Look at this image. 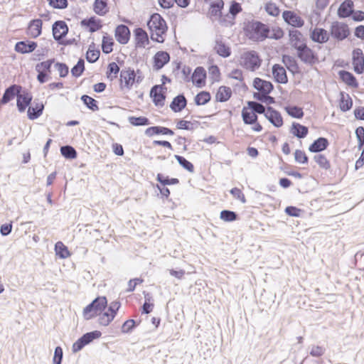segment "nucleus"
Returning <instances> with one entry per match:
<instances>
[{"label": "nucleus", "mask_w": 364, "mask_h": 364, "mask_svg": "<svg viewBox=\"0 0 364 364\" xmlns=\"http://www.w3.org/2000/svg\"><path fill=\"white\" fill-rule=\"evenodd\" d=\"M247 105L248 109H251L255 114H264L266 117L267 109L263 105L255 101H249Z\"/></svg>", "instance_id": "49"}, {"label": "nucleus", "mask_w": 364, "mask_h": 364, "mask_svg": "<svg viewBox=\"0 0 364 364\" xmlns=\"http://www.w3.org/2000/svg\"><path fill=\"white\" fill-rule=\"evenodd\" d=\"M55 62V59H49L46 61H43L36 65L35 70L36 71L43 72L44 73H48V75L51 73V66L53 63Z\"/></svg>", "instance_id": "39"}, {"label": "nucleus", "mask_w": 364, "mask_h": 364, "mask_svg": "<svg viewBox=\"0 0 364 364\" xmlns=\"http://www.w3.org/2000/svg\"><path fill=\"white\" fill-rule=\"evenodd\" d=\"M55 68L58 71L60 77H65L68 75L69 68L65 63L58 62L55 64Z\"/></svg>", "instance_id": "62"}, {"label": "nucleus", "mask_w": 364, "mask_h": 364, "mask_svg": "<svg viewBox=\"0 0 364 364\" xmlns=\"http://www.w3.org/2000/svg\"><path fill=\"white\" fill-rule=\"evenodd\" d=\"M55 250L56 255H58L60 258L64 259L70 256V252L68 250V247L64 245L62 242H56L55 245Z\"/></svg>", "instance_id": "53"}, {"label": "nucleus", "mask_w": 364, "mask_h": 364, "mask_svg": "<svg viewBox=\"0 0 364 364\" xmlns=\"http://www.w3.org/2000/svg\"><path fill=\"white\" fill-rule=\"evenodd\" d=\"M156 180L161 184V186L175 185L179 183V180L176 178H169L168 176H165L162 173H158Z\"/></svg>", "instance_id": "52"}, {"label": "nucleus", "mask_w": 364, "mask_h": 364, "mask_svg": "<svg viewBox=\"0 0 364 364\" xmlns=\"http://www.w3.org/2000/svg\"><path fill=\"white\" fill-rule=\"evenodd\" d=\"M21 90V87L17 85H12L6 89L2 98V104H6L17 96Z\"/></svg>", "instance_id": "18"}, {"label": "nucleus", "mask_w": 364, "mask_h": 364, "mask_svg": "<svg viewBox=\"0 0 364 364\" xmlns=\"http://www.w3.org/2000/svg\"><path fill=\"white\" fill-rule=\"evenodd\" d=\"M101 335L102 333L100 331H93L85 333L76 341H93L94 340L99 338L101 336Z\"/></svg>", "instance_id": "55"}, {"label": "nucleus", "mask_w": 364, "mask_h": 364, "mask_svg": "<svg viewBox=\"0 0 364 364\" xmlns=\"http://www.w3.org/2000/svg\"><path fill=\"white\" fill-rule=\"evenodd\" d=\"M282 62L285 65L287 68L289 70V71L291 72L292 74L299 73V65L296 59L294 57L288 55H284L282 56Z\"/></svg>", "instance_id": "32"}, {"label": "nucleus", "mask_w": 364, "mask_h": 364, "mask_svg": "<svg viewBox=\"0 0 364 364\" xmlns=\"http://www.w3.org/2000/svg\"><path fill=\"white\" fill-rule=\"evenodd\" d=\"M355 134L358 139V148L360 149L364 145V128L358 127L355 129Z\"/></svg>", "instance_id": "64"}, {"label": "nucleus", "mask_w": 364, "mask_h": 364, "mask_svg": "<svg viewBox=\"0 0 364 364\" xmlns=\"http://www.w3.org/2000/svg\"><path fill=\"white\" fill-rule=\"evenodd\" d=\"M232 95V90L229 87L220 86L216 94V100L220 102L228 101Z\"/></svg>", "instance_id": "34"}, {"label": "nucleus", "mask_w": 364, "mask_h": 364, "mask_svg": "<svg viewBox=\"0 0 364 364\" xmlns=\"http://www.w3.org/2000/svg\"><path fill=\"white\" fill-rule=\"evenodd\" d=\"M129 122L136 127L146 126L151 124L149 119L146 117H129Z\"/></svg>", "instance_id": "48"}, {"label": "nucleus", "mask_w": 364, "mask_h": 364, "mask_svg": "<svg viewBox=\"0 0 364 364\" xmlns=\"http://www.w3.org/2000/svg\"><path fill=\"white\" fill-rule=\"evenodd\" d=\"M148 28L151 33V39L158 43L164 41V35L167 31V26L165 20L159 14H154L151 16L147 22Z\"/></svg>", "instance_id": "1"}, {"label": "nucleus", "mask_w": 364, "mask_h": 364, "mask_svg": "<svg viewBox=\"0 0 364 364\" xmlns=\"http://www.w3.org/2000/svg\"><path fill=\"white\" fill-rule=\"evenodd\" d=\"M175 159L177 160L178 164L188 171L193 173L194 171V166L191 162L186 159L183 156L179 155H175Z\"/></svg>", "instance_id": "54"}, {"label": "nucleus", "mask_w": 364, "mask_h": 364, "mask_svg": "<svg viewBox=\"0 0 364 364\" xmlns=\"http://www.w3.org/2000/svg\"><path fill=\"white\" fill-rule=\"evenodd\" d=\"M250 109L244 107L242 110V117L245 124H253L257 122V115Z\"/></svg>", "instance_id": "36"}, {"label": "nucleus", "mask_w": 364, "mask_h": 364, "mask_svg": "<svg viewBox=\"0 0 364 364\" xmlns=\"http://www.w3.org/2000/svg\"><path fill=\"white\" fill-rule=\"evenodd\" d=\"M97 301V303H95L94 308L95 311L97 312H101L104 310L107 306V301L105 296H98L95 299L92 301Z\"/></svg>", "instance_id": "59"}, {"label": "nucleus", "mask_w": 364, "mask_h": 364, "mask_svg": "<svg viewBox=\"0 0 364 364\" xmlns=\"http://www.w3.org/2000/svg\"><path fill=\"white\" fill-rule=\"evenodd\" d=\"M187 105V100L183 95H178L173 99L170 105V108L174 112H179L182 111Z\"/></svg>", "instance_id": "23"}, {"label": "nucleus", "mask_w": 364, "mask_h": 364, "mask_svg": "<svg viewBox=\"0 0 364 364\" xmlns=\"http://www.w3.org/2000/svg\"><path fill=\"white\" fill-rule=\"evenodd\" d=\"M285 110L291 117L301 119L304 116L303 109L297 106H288L285 107Z\"/></svg>", "instance_id": "50"}, {"label": "nucleus", "mask_w": 364, "mask_h": 364, "mask_svg": "<svg viewBox=\"0 0 364 364\" xmlns=\"http://www.w3.org/2000/svg\"><path fill=\"white\" fill-rule=\"evenodd\" d=\"M331 34L336 40L343 41L350 34L348 26L342 22H333L331 26Z\"/></svg>", "instance_id": "5"}, {"label": "nucleus", "mask_w": 364, "mask_h": 364, "mask_svg": "<svg viewBox=\"0 0 364 364\" xmlns=\"http://www.w3.org/2000/svg\"><path fill=\"white\" fill-rule=\"evenodd\" d=\"M85 70V61L82 58H80L76 65L71 69V74L75 77H80Z\"/></svg>", "instance_id": "51"}, {"label": "nucleus", "mask_w": 364, "mask_h": 364, "mask_svg": "<svg viewBox=\"0 0 364 364\" xmlns=\"http://www.w3.org/2000/svg\"><path fill=\"white\" fill-rule=\"evenodd\" d=\"M242 7L240 4L233 1L229 9L228 14L224 16V18L221 20V24L225 26H231L235 24V19L236 16L241 12Z\"/></svg>", "instance_id": "7"}, {"label": "nucleus", "mask_w": 364, "mask_h": 364, "mask_svg": "<svg viewBox=\"0 0 364 364\" xmlns=\"http://www.w3.org/2000/svg\"><path fill=\"white\" fill-rule=\"evenodd\" d=\"M302 35L300 31L297 30H290L289 31V38L291 41V46L295 49H297L298 47L301 46V38Z\"/></svg>", "instance_id": "41"}, {"label": "nucleus", "mask_w": 364, "mask_h": 364, "mask_svg": "<svg viewBox=\"0 0 364 364\" xmlns=\"http://www.w3.org/2000/svg\"><path fill=\"white\" fill-rule=\"evenodd\" d=\"M49 6L57 9H64L68 6V0H47Z\"/></svg>", "instance_id": "60"}, {"label": "nucleus", "mask_w": 364, "mask_h": 364, "mask_svg": "<svg viewBox=\"0 0 364 364\" xmlns=\"http://www.w3.org/2000/svg\"><path fill=\"white\" fill-rule=\"evenodd\" d=\"M164 90H166L163 85H156L151 87L150 90V97L153 100V102L156 106L163 107L164 105V101L166 95L164 94Z\"/></svg>", "instance_id": "8"}, {"label": "nucleus", "mask_w": 364, "mask_h": 364, "mask_svg": "<svg viewBox=\"0 0 364 364\" xmlns=\"http://www.w3.org/2000/svg\"><path fill=\"white\" fill-rule=\"evenodd\" d=\"M32 100V96L28 92H24L23 94H19L17 95V107L20 112H23L26 107L30 105Z\"/></svg>", "instance_id": "21"}, {"label": "nucleus", "mask_w": 364, "mask_h": 364, "mask_svg": "<svg viewBox=\"0 0 364 364\" xmlns=\"http://www.w3.org/2000/svg\"><path fill=\"white\" fill-rule=\"evenodd\" d=\"M81 25L87 27L90 33H94L102 28L101 21L95 16L82 20Z\"/></svg>", "instance_id": "27"}, {"label": "nucleus", "mask_w": 364, "mask_h": 364, "mask_svg": "<svg viewBox=\"0 0 364 364\" xmlns=\"http://www.w3.org/2000/svg\"><path fill=\"white\" fill-rule=\"evenodd\" d=\"M329 145L328 140L325 137L316 139L309 147V151L313 153H319L327 149Z\"/></svg>", "instance_id": "19"}, {"label": "nucleus", "mask_w": 364, "mask_h": 364, "mask_svg": "<svg viewBox=\"0 0 364 364\" xmlns=\"http://www.w3.org/2000/svg\"><path fill=\"white\" fill-rule=\"evenodd\" d=\"M353 2L351 0L344 1L338 9V15L340 18H346L350 16L353 12Z\"/></svg>", "instance_id": "20"}, {"label": "nucleus", "mask_w": 364, "mask_h": 364, "mask_svg": "<svg viewBox=\"0 0 364 364\" xmlns=\"http://www.w3.org/2000/svg\"><path fill=\"white\" fill-rule=\"evenodd\" d=\"M290 132L297 138L304 139L307 136L309 133V129L307 127L299 123L293 122Z\"/></svg>", "instance_id": "28"}, {"label": "nucleus", "mask_w": 364, "mask_h": 364, "mask_svg": "<svg viewBox=\"0 0 364 364\" xmlns=\"http://www.w3.org/2000/svg\"><path fill=\"white\" fill-rule=\"evenodd\" d=\"M272 75L274 80L281 84H286L288 82V77L287 72L284 67L279 64H274L272 66Z\"/></svg>", "instance_id": "16"}, {"label": "nucleus", "mask_w": 364, "mask_h": 364, "mask_svg": "<svg viewBox=\"0 0 364 364\" xmlns=\"http://www.w3.org/2000/svg\"><path fill=\"white\" fill-rule=\"evenodd\" d=\"M296 50L298 58L305 64L313 65L318 62L317 55L306 43H301Z\"/></svg>", "instance_id": "4"}, {"label": "nucleus", "mask_w": 364, "mask_h": 364, "mask_svg": "<svg viewBox=\"0 0 364 364\" xmlns=\"http://www.w3.org/2000/svg\"><path fill=\"white\" fill-rule=\"evenodd\" d=\"M340 95V109L343 112H347L350 110L353 106V100L350 95L345 93L344 92H341Z\"/></svg>", "instance_id": "35"}, {"label": "nucleus", "mask_w": 364, "mask_h": 364, "mask_svg": "<svg viewBox=\"0 0 364 364\" xmlns=\"http://www.w3.org/2000/svg\"><path fill=\"white\" fill-rule=\"evenodd\" d=\"M314 160L319 166L320 168L328 170L331 168L330 161L327 159L325 155L318 154L314 156Z\"/></svg>", "instance_id": "45"}, {"label": "nucleus", "mask_w": 364, "mask_h": 364, "mask_svg": "<svg viewBox=\"0 0 364 364\" xmlns=\"http://www.w3.org/2000/svg\"><path fill=\"white\" fill-rule=\"evenodd\" d=\"M81 100L89 109L93 112L97 111L99 109L97 102L94 98L87 95H83L81 97Z\"/></svg>", "instance_id": "42"}, {"label": "nucleus", "mask_w": 364, "mask_h": 364, "mask_svg": "<svg viewBox=\"0 0 364 364\" xmlns=\"http://www.w3.org/2000/svg\"><path fill=\"white\" fill-rule=\"evenodd\" d=\"M154 68L161 69L170 60V55L166 51H159L154 56Z\"/></svg>", "instance_id": "15"}, {"label": "nucleus", "mask_w": 364, "mask_h": 364, "mask_svg": "<svg viewBox=\"0 0 364 364\" xmlns=\"http://www.w3.org/2000/svg\"><path fill=\"white\" fill-rule=\"evenodd\" d=\"M94 47V43L90 45L86 53V60L90 63H95L99 59L100 55V50H95Z\"/></svg>", "instance_id": "43"}, {"label": "nucleus", "mask_w": 364, "mask_h": 364, "mask_svg": "<svg viewBox=\"0 0 364 364\" xmlns=\"http://www.w3.org/2000/svg\"><path fill=\"white\" fill-rule=\"evenodd\" d=\"M119 70V67L115 62L109 63L106 73L107 78L110 80H113L117 78Z\"/></svg>", "instance_id": "46"}, {"label": "nucleus", "mask_w": 364, "mask_h": 364, "mask_svg": "<svg viewBox=\"0 0 364 364\" xmlns=\"http://www.w3.org/2000/svg\"><path fill=\"white\" fill-rule=\"evenodd\" d=\"M245 32L250 39L258 41L267 38L270 29L261 21H252L245 26Z\"/></svg>", "instance_id": "2"}, {"label": "nucleus", "mask_w": 364, "mask_h": 364, "mask_svg": "<svg viewBox=\"0 0 364 364\" xmlns=\"http://www.w3.org/2000/svg\"><path fill=\"white\" fill-rule=\"evenodd\" d=\"M43 22L41 19H33L28 25V34L32 38H37L41 35L42 31Z\"/></svg>", "instance_id": "22"}, {"label": "nucleus", "mask_w": 364, "mask_h": 364, "mask_svg": "<svg viewBox=\"0 0 364 364\" xmlns=\"http://www.w3.org/2000/svg\"><path fill=\"white\" fill-rule=\"evenodd\" d=\"M224 6V1L223 0H216L211 3L210 14L212 16H215L218 18L220 23H221V20L224 18V16L222 14V9Z\"/></svg>", "instance_id": "25"}, {"label": "nucleus", "mask_w": 364, "mask_h": 364, "mask_svg": "<svg viewBox=\"0 0 364 364\" xmlns=\"http://www.w3.org/2000/svg\"><path fill=\"white\" fill-rule=\"evenodd\" d=\"M215 52L223 58L229 57L231 54L230 48L226 46L222 41L217 40L214 47Z\"/></svg>", "instance_id": "37"}, {"label": "nucleus", "mask_w": 364, "mask_h": 364, "mask_svg": "<svg viewBox=\"0 0 364 364\" xmlns=\"http://www.w3.org/2000/svg\"><path fill=\"white\" fill-rule=\"evenodd\" d=\"M220 218L225 222H232L237 219V214L232 210H224L220 212Z\"/></svg>", "instance_id": "56"}, {"label": "nucleus", "mask_w": 364, "mask_h": 364, "mask_svg": "<svg viewBox=\"0 0 364 364\" xmlns=\"http://www.w3.org/2000/svg\"><path fill=\"white\" fill-rule=\"evenodd\" d=\"M294 158L296 162L299 164H307L309 161V158L305 154L304 151L297 149L294 152Z\"/></svg>", "instance_id": "63"}, {"label": "nucleus", "mask_w": 364, "mask_h": 364, "mask_svg": "<svg viewBox=\"0 0 364 364\" xmlns=\"http://www.w3.org/2000/svg\"><path fill=\"white\" fill-rule=\"evenodd\" d=\"M63 358V351L60 346L55 348L53 357V364H61Z\"/></svg>", "instance_id": "61"}, {"label": "nucleus", "mask_w": 364, "mask_h": 364, "mask_svg": "<svg viewBox=\"0 0 364 364\" xmlns=\"http://www.w3.org/2000/svg\"><path fill=\"white\" fill-rule=\"evenodd\" d=\"M114 45V40L112 37L105 34L103 36L102 42V50L105 54H109L112 52V46Z\"/></svg>", "instance_id": "40"}, {"label": "nucleus", "mask_w": 364, "mask_h": 364, "mask_svg": "<svg viewBox=\"0 0 364 364\" xmlns=\"http://www.w3.org/2000/svg\"><path fill=\"white\" fill-rule=\"evenodd\" d=\"M311 38L312 41L319 43H326L329 39L327 31L323 28H315L311 33Z\"/></svg>", "instance_id": "29"}, {"label": "nucleus", "mask_w": 364, "mask_h": 364, "mask_svg": "<svg viewBox=\"0 0 364 364\" xmlns=\"http://www.w3.org/2000/svg\"><path fill=\"white\" fill-rule=\"evenodd\" d=\"M338 75L341 80L348 86L353 88L358 87V82H357L355 77L351 73L346 70H340L338 72Z\"/></svg>", "instance_id": "24"}, {"label": "nucleus", "mask_w": 364, "mask_h": 364, "mask_svg": "<svg viewBox=\"0 0 364 364\" xmlns=\"http://www.w3.org/2000/svg\"><path fill=\"white\" fill-rule=\"evenodd\" d=\"M262 60L255 50L244 53L240 58V65L245 69L255 71L261 65Z\"/></svg>", "instance_id": "3"}, {"label": "nucleus", "mask_w": 364, "mask_h": 364, "mask_svg": "<svg viewBox=\"0 0 364 364\" xmlns=\"http://www.w3.org/2000/svg\"><path fill=\"white\" fill-rule=\"evenodd\" d=\"M136 72L134 69L129 68L127 70H122L120 72L121 88H126L130 90L135 83Z\"/></svg>", "instance_id": "6"}, {"label": "nucleus", "mask_w": 364, "mask_h": 364, "mask_svg": "<svg viewBox=\"0 0 364 364\" xmlns=\"http://www.w3.org/2000/svg\"><path fill=\"white\" fill-rule=\"evenodd\" d=\"M353 65L354 71L361 74L364 71V55L360 48H355L353 50Z\"/></svg>", "instance_id": "10"}, {"label": "nucleus", "mask_w": 364, "mask_h": 364, "mask_svg": "<svg viewBox=\"0 0 364 364\" xmlns=\"http://www.w3.org/2000/svg\"><path fill=\"white\" fill-rule=\"evenodd\" d=\"M206 77V71L203 67H197L192 76L191 79L193 84H196L197 86L200 87L202 85L205 83V80Z\"/></svg>", "instance_id": "26"}, {"label": "nucleus", "mask_w": 364, "mask_h": 364, "mask_svg": "<svg viewBox=\"0 0 364 364\" xmlns=\"http://www.w3.org/2000/svg\"><path fill=\"white\" fill-rule=\"evenodd\" d=\"M95 303H97V301H92L84 309L83 315L85 318L90 319L93 316L97 315V312L95 311L94 308Z\"/></svg>", "instance_id": "57"}, {"label": "nucleus", "mask_w": 364, "mask_h": 364, "mask_svg": "<svg viewBox=\"0 0 364 364\" xmlns=\"http://www.w3.org/2000/svg\"><path fill=\"white\" fill-rule=\"evenodd\" d=\"M134 36L137 46L144 48L146 44H149V41L147 33L143 28H136L134 30Z\"/></svg>", "instance_id": "30"}, {"label": "nucleus", "mask_w": 364, "mask_h": 364, "mask_svg": "<svg viewBox=\"0 0 364 364\" xmlns=\"http://www.w3.org/2000/svg\"><path fill=\"white\" fill-rule=\"evenodd\" d=\"M94 11L99 16H105L107 11V0H95L93 5Z\"/></svg>", "instance_id": "38"}, {"label": "nucleus", "mask_w": 364, "mask_h": 364, "mask_svg": "<svg viewBox=\"0 0 364 364\" xmlns=\"http://www.w3.org/2000/svg\"><path fill=\"white\" fill-rule=\"evenodd\" d=\"M37 47V43L34 41H19L15 45V50L24 54L33 52Z\"/></svg>", "instance_id": "17"}, {"label": "nucleus", "mask_w": 364, "mask_h": 364, "mask_svg": "<svg viewBox=\"0 0 364 364\" xmlns=\"http://www.w3.org/2000/svg\"><path fill=\"white\" fill-rule=\"evenodd\" d=\"M44 105L43 103H36L34 106L29 107L28 109V117L30 119L38 118L43 113Z\"/></svg>", "instance_id": "33"}, {"label": "nucleus", "mask_w": 364, "mask_h": 364, "mask_svg": "<svg viewBox=\"0 0 364 364\" xmlns=\"http://www.w3.org/2000/svg\"><path fill=\"white\" fill-rule=\"evenodd\" d=\"M145 301L142 306V313L143 314H149L152 311L154 308V304L151 303L152 300V297L150 294L147 293L144 294Z\"/></svg>", "instance_id": "58"}, {"label": "nucleus", "mask_w": 364, "mask_h": 364, "mask_svg": "<svg viewBox=\"0 0 364 364\" xmlns=\"http://www.w3.org/2000/svg\"><path fill=\"white\" fill-rule=\"evenodd\" d=\"M210 95L208 92L201 91L195 97V103L196 105H204L210 100Z\"/></svg>", "instance_id": "44"}, {"label": "nucleus", "mask_w": 364, "mask_h": 364, "mask_svg": "<svg viewBox=\"0 0 364 364\" xmlns=\"http://www.w3.org/2000/svg\"><path fill=\"white\" fill-rule=\"evenodd\" d=\"M52 31L53 38L59 43H62L60 41L67 35L68 27L65 21H56L53 24Z\"/></svg>", "instance_id": "9"}, {"label": "nucleus", "mask_w": 364, "mask_h": 364, "mask_svg": "<svg viewBox=\"0 0 364 364\" xmlns=\"http://www.w3.org/2000/svg\"><path fill=\"white\" fill-rule=\"evenodd\" d=\"M116 40L121 44H127L130 38V31L124 24L119 25L115 29Z\"/></svg>", "instance_id": "13"}, {"label": "nucleus", "mask_w": 364, "mask_h": 364, "mask_svg": "<svg viewBox=\"0 0 364 364\" xmlns=\"http://www.w3.org/2000/svg\"><path fill=\"white\" fill-rule=\"evenodd\" d=\"M60 153L65 159H74L77 157L76 150L69 145L61 146Z\"/></svg>", "instance_id": "47"}, {"label": "nucleus", "mask_w": 364, "mask_h": 364, "mask_svg": "<svg viewBox=\"0 0 364 364\" xmlns=\"http://www.w3.org/2000/svg\"><path fill=\"white\" fill-rule=\"evenodd\" d=\"M253 87L264 95H269L274 89L272 83L269 81L262 80L259 77H255L253 81Z\"/></svg>", "instance_id": "12"}, {"label": "nucleus", "mask_w": 364, "mask_h": 364, "mask_svg": "<svg viewBox=\"0 0 364 364\" xmlns=\"http://www.w3.org/2000/svg\"><path fill=\"white\" fill-rule=\"evenodd\" d=\"M282 17L287 23L294 27L300 28L304 23V20L291 11H284L282 14Z\"/></svg>", "instance_id": "11"}, {"label": "nucleus", "mask_w": 364, "mask_h": 364, "mask_svg": "<svg viewBox=\"0 0 364 364\" xmlns=\"http://www.w3.org/2000/svg\"><path fill=\"white\" fill-rule=\"evenodd\" d=\"M145 134L149 136H151L154 134L173 135L174 132L167 127L154 126L147 128L145 131Z\"/></svg>", "instance_id": "31"}, {"label": "nucleus", "mask_w": 364, "mask_h": 364, "mask_svg": "<svg viewBox=\"0 0 364 364\" xmlns=\"http://www.w3.org/2000/svg\"><path fill=\"white\" fill-rule=\"evenodd\" d=\"M265 117L276 127H280L283 125V119L281 114L272 107L267 108Z\"/></svg>", "instance_id": "14"}]
</instances>
